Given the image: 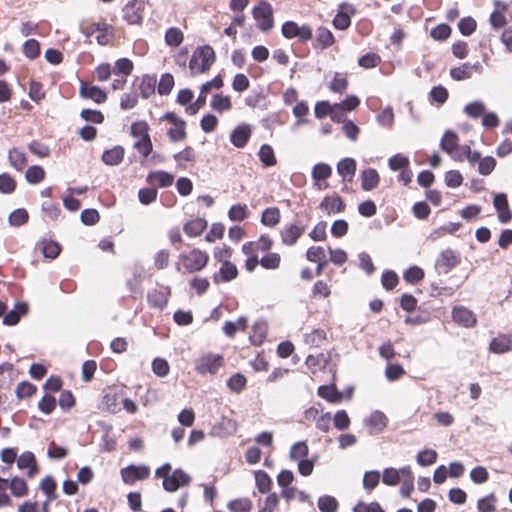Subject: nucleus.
<instances>
[{"label":"nucleus","instance_id":"5","mask_svg":"<svg viewBox=\"0 0 512 512\" xmlns=\"http://www.w3.org/2000/svg\"><path fill=\"white\" fill-rule=\"evenodd\" d=\"M281 33L288 40L297 39L301 43H306L313 38V29L310 24H298L295 21H285L281 26Z\"/></svg>","mask_w":512,"mask_h":512},{"label":"nucleus","instance_id":"51","mask_svg":"<svg viewBox=\"0 0 512 512\" xmlns=\"http://www.w3.org/2000/svg\"><path fill=\"white\" fill-rule=\"evenodd\" d=\"M174 77L170 73L162 74L157 85V91L161 96L169 95L174 87Z\"/></svg>","mask_w":512,"mask_h":512},{"label":"nucleus","instance_id":"47","mask_svg":"<svg viewBox=\"0 0 512 512\" xmlns=\"http://www.w3.org/2000/svg\"><path fill=\"white\" fill-rule=\"evenodd\" d=\"M133 69H134V64L130 59L120 58L115 63L113 73L116 76L120 75V76L127 77L132 73Z\"/></svg>","mask_w":512,"mask_h":512},{"label":"nucleus","instance_id":"54","mask_svg":"<svg viewBox=\"0 0 512 512\" xmlns=\"http://www.w3.org/2000/svg\"><path fill=\"white\" fill-rule=\"evenodd\" d=\"M9 161L11 166H13L17 170H22L26 165V156L24 152L19 149L13 148L9 151L8 154Z\"/></svg>","mask_w":512,"mask_h":512},{"label":"nucleus","instance_id":"57","mask_svg":"<svg viewBox=\"0 0 512 512\" xmlns=\"http://www.w3.org/2000/svg\"><path fill=\"white\" fill-rule=\"evenodd\" d=\"M402 478L401 469L397 470L395 468H386L383 471L382 481L384 484L388 486L397 485Z\"/></svg>","mask_w":512,"mask_h":512},{"label":"nucleus","instance_id":"22","mask_svg":"<svg viewBox=\"0 0 512 512\" xmlns=\"http://www.w3.org/2000/svg\"><path fill=\"white\" fill-rule=\"evenodd\" d=\"M493 205L498 213V219L501 223H508L512 219V212L506 194L499 193L494 196Z\"/></svg>","mask_w":512,"mask_h":512},{"label":"nucleus","instance_id":"53","mask_svg":"<svg viewBox=\"0 0 512 512\" xmlns=\"http://www.w3.org/2000/svg\"><path fill=\"white\" fill-rule=\"evenodd\" d=\"M486 111L485 104L481 101H474L464 107V113L470 118L482 117Z\"/></svg>","mask_w":512,"mask_h":512},{"label":"nucleus","instance_id":"63","mask_svg":"<svg viewBox=\"0 0 512 512\" xmlns=\"http://www.w3.org/2000/svg\"><path fill=\"white\" fill-rule=\"evenodd\" d=\"M189 286L192 290H194L198 295H202L206 293L210 287V283L207 278L195 276L189 282Z\"/></svg>","mask_w":512,"mask_h":512},{"label":"nucleus","instance_id":"52","mask_svg":"<svg viewBox=\"0 0 512 512\" xmlns=\"http://www.w3.org/2000/svg\"><path fill=\"white\" fill-rule=\"evenodd\" d=\"M211 107L220 113L230 110L232 107L230 96L215 94L211 101Z\"/></svg>","mask_w":512,"mask_h":512},{"label":"nucleus","instance_id":"55","mask_svg":"<svg viewBox=\"0 0 512 512\" xmlns=\"http://www.w3.org/2000/svg\"><path fill=\"white\" fill-rule=\"evenodd\" d=\"M8 486L12 492V494L16 497H23L28 492V487L26 482L19 477H14L10 483L8 482Z\"/></svg>","mask_w":512,"mask_h":512},{"label":"nucleus","instance_id":"18","mask_svg":"<svg viewBox=\"0 0 512 512\" xmlns=\"http://www.w3.org/2000/svg\"><path fill=\"white\" fill-rule=\"evenodd\" d=\"M239 275L237 266L232 261L221 263L218 272L212 276L215 284L227 283L236 279Z\"/></svg>","mask_w":512,"mask_h":512},{"label":"nucleus","instance_id":"37","mask_svg":"<svg viewBox=\"0 0 512 512\" xmlns=\"http://www.w3.org/2000/svg\"><path fill=\"white\" fill-rule=\"evenodd\" d=\"M459 145V137L458 135L450 130H447L440 142V147L443 151H445L448 154H452Z\"/></svg>","mask_w":512,"mask_h":512},{"label":"nucleus","instance_id":"38","mask_svg":"<svg viewBox=\"0 0 512 512\" xmlns=\"http://www.w3.org/2000/svg\"><path fill=\"white\" fill-rule=\"evenodd\" d=\"M124 153L125 151L122 146H115L103 153L102 161L107 165H118L122 162Z\"/></svg>","mask_w":512,"mask_h":512},{"label":"nucleus","instance_id":"29","mask_svg":"<svg viewBox=\"0 0 512 512\" xmlns=\"http://www.w3.org/2000/svg\"><path fill=\"white\" fill-rule=\"evenodd\" d=\"M173 159L179 168L185 169L188 163L196 161V151L192 146H186L173 155Z\"/></svg>","mask_w":512,"mask_h":512},{"label":"nucleus","instance_id":"13","mask_svg":"<svg viewBox=\"0 0 512 512\" xmlns=\"http://www.w3.org/2000/svg\"><path fill=\"white\" fill-rule=\"evenodd\" d=\"M306 226L299 223H290L280 230L281 241L286 246H293L298 239L305 233Z\"/></svg>","mask_w":512,"mask_h":512},{"label":"nucleus","instance_id":"20","mask_svg":"<svg viewBox=\"0 0 512 512\" xmlns=\"http://www.w3.org/2000/svg\"><path fill=\"white\" fill-rule=\"evenodd\" d=\"M388 419L383 412L374 411L364 420V424L371 435L381 433L387 426Z\"/></svg>","mask_w":512,"mask_h":512},{"label":"nucleus","instance_id":"17","mask_svg":"<svg viewBox=\"0 0 512 512\" xmlns=\"http://www.w3.org/2000/svg\"><path fill=\"white\" fill-rule=\"evenodd\" d=\"M332 175V168L327 163H318L312 169V179L314 185L318 190H325L329 188V184L326 182Z\"/></svg>","mask_w":512,"mask_h":512},{"label":"nucleus","instance_id":"32","mask_svg":"<svg viewBox=\"0 0 512 512\" xmlns=\"http://www.w3.org/2000/svg\"><path fill=\"white\" fill-rule=\"evenodd\" d=\"M281 212L278 207H268L261 215V223L266 226L273 228L280 223Z\"/></svg>","mask_w":512,"mask_h":512},{"label":"nucleus","instance_id":"24","mask_svg":"<svg viewBox=\"0 0 512 512\" xmlns=\"http://www.w3.org/2000/svg\"><path fill=\"white\" fill-rule=\"evenodd\" d=\"M341 7L346 8V11H338L332 20V24L338 30H346L351 25L350 15L356 13V8L349 4H343Z\"/></svg>","mask_w":512,"mask_h":512},{"label":"nucleus","instance_id":"12","mask_svg":"<svg viewBox=\"0 0 512 512\" xmlns=\"http://www.w3.org/2000/svg\"><path fill=\"white\" fill-rule=\"evenodd\" d=\"M144 18V5L142 2L133 0L123 8V19L129 25H141Z\"/></svg>","mask_w":512,"mask_h":512},{"label":"nucleus","instance_id":"56","mask_svg":"<svg viewBox=\"0 0 512 512\" xmlns=\"http://www.w3.org/2000/svg\"><path fill=\"white\" fill-rule=\"evenodd\" d=\"M28 219V212L23 208L14 210L8 217L9 224L14 227L24 225L28 221Z\"/></svg>","mask_w":512,"mask_h":512},{"label":"nucleus","instance_id":"27","mask_svg":"<svg viewBox=\"0 0 512 512\" xmlns=\"http://www.w3.org/2000/svg\"><path fill=\"white\" fill-rule=\"evenodd\" d=\"M361 187L364 191H371L379 185L380 176L376 169L367 168L361 172Z\"/></svg>","mask_w":512,"mask_h":512},{"label":"nucleus","instance_id":"31","mask_svg":"<svg viewBox=\"0 0 512 512\" xmlns=\"http://www.w3.org/2000/svg\"><path fill=\"white\" fill-rule=\"evenodd\" d=\"M168 292L154 289L147 295V301L150 307L162 310L168 303Z\"/></svg>","mask_w":512,"mask_h":512},{"label":"nucleus","instance_id":"28","mask_svg":"<svg viewBox=\"0 0 512 512\" xmlns=\"http://www.w3.org/2000/svg\"><path fill=\"white\" fill-rule=\"evenodd\" d=\"M17 466L21 470L28 468L27 476L30 478L34 477L38 471L35 456L30 451H26L19 456Z\"/></svg>","mask_w":512,"mask_h":512},{"label":"nucleus","instance_id":"3","mask_svg":"<svg viewBox=\"0 0 512 512\" xmlns=\"http://www.w3.org/2000/svg\"><path fill=\"white\" fill-rule=\"evenodd\" d=\"M149 131V124L144 120L135 121L130 127V135L136 138L133 148L144 160H146L153 151V143Z\"/></svg>","mask_w":512,"mask_h":512},{"label":"nucleus","instance_id":"23","mask_svg":"<svg viewBox=\"0 0 512 512\" xmlns=\"http://www.w3.org/2000/svg\"><path fill=\"white\" fill-rule=\"evenodd\" d=\"M319 207L327 214H336L343 212L346 209V204L339 195L335 194L324 197Z\"/></svg>","mask_w":512,"mask_h":512},{"label":"nucleus","instance_id":"8","mask_svg":"<svg viewBox=\"0 0 512 512\" xmlns=\"http://www.w3.org/2000/svg\"><path fill=\"white\" fill-rule=\"evenodd\" d=\"M461 262L460 254L448 248L439 253L435 261V269L438 274H447L456 268Z\"/></svg>","mask_w":512,"mask_h":512},{"label":"nucleus","instance_id":"59","mask_svg":"<svg viewBox=\"0 0 512 512\" xmlns=\"http://www.w3.org/2000/svg\"><path fill=\"white\" fill-rule=\"evenodd\" d=\"M309 447L305 441L295 443L290 449V459L298 460L305 459L308 456Z\"/></svg>","mask_w":512,"mask_h":512},{"label":"nucleus","instance_id":"49","mask_svg":"<svg viewBox=\"0 0 512 512\" xmlns=\"http://www.w3.org/2000/svg\"><path fill=\"white\" fill-rule=\"evenodd\" d=\"M281 256L276 252H268L260 259V265L267 270H276L280 267Z\"/></svg>","mask_w":512,"mask_h":512},{"label":"nucleus","instance_id":"44","mask_svg":"<svg viewBox=\"0 0 512 512\" xmlns=\"http://www.w3.org/2000/svg\"><path fill=\"white\" fill-rule=\"evenodd\" d=\"M44 257L49 259H55L61 251L60 245L52 240H43L38 244Z\"/></svg>","mask_w":512,"mask_h":512},{"label":"nucleus","instance_id":"61","mask_svg":"<svg viewBox=\"0 0 512 512\" xmlns=\"http://www.w3.org/2000/svg\"><path fill=\"white\" fill-rule=\"evenodd\" d=\"M317 504L321 512H336L338 508L337 500L329 495L320 497Z\"/></svg>","mask_w":512,"mask_h":512},{"label":"nucleus","instance_id":"34","mask_svg":"<svg viewBox=\"0 0 512 512\" xmlns=\"http://www.w3.org/2000/svg\"><path fill=\"white\" fill-rule=\"evenodd\" d=\"M327 340V333L324 329L317 328L304 335L305 344L311 347H320Z\"/></svg>","mask_w":512,"mask_h":512},{"label":"nucleus","instance_id":"11","mask_svg":"<svg viewBox=\"0 0 512 512\" xmlns=\"http://www.w3.org/2000/svg\"><path fill=\"white\" fill-rule=\"evenodd\" d=\"M223 86V79L220 75L214 77L211 81H207L201 87L199 96L194 104L187 108L189 114H195L206 103L207 94L212 88L220 89Z\"/></svg>","mask_w":512,"mask_h":512},{"label":"nucleus","instance_id":"2","mask_svg":"<svg viewBox=\"0 0 512 512\" xmlns=\"http://www.w3.org/2000/svg\"><path fill=\"white\" fill-rule=\"evenodd\" d=\"M216 61V54L210 45L198 46L189 60V70L192 76L208 73Z\"/></svg>","mask_w":512,"mask_h":512},{"label":"nucleus","instance_id":"16","mask_svg":"<svg viewBox=\"0 0 512 512\" xmlns=\"http://www.w3.org/2000/svg\"><path fill=\"white\" fill-rule=\"evenodd\" d=\"M134 84L137 85L140 96L143 99H148L155 94L157 77L156 75L144 74L137 77Z\"/></svg>","mask_w":512,"mask_h":512},{"label":"nucleus","instance_id":"39","mask_svg":"<svg viewBox=\"0 0 512 512\" xmlns=\"http://www.w3.org/2000/svg\"><path fill=\"white\" fill-rule=\"evenodd\" d=\"M477 65H471L470 63H463L459 67L452 68L450 75L454 80L462 81L472 77L473 70L476 69Z\"/></svg>","mask_w":512,"mask_h":512},{"label":"nucleus","instance_id":"62","mask_svg":"<svg viewBox=\"0 0 512 512\" xmlns=\"http://www.w3.org/2000/svg\"><path fill=\"white\" fill-rule=\"evenodd\" d=\"M448 96V90L441 85L433 87L429 93L430 101L436 102L439 105L445 103L446 100L448 99Z\"/></svg>","mask_w":512,"mask_h":512},{"label":"nucleus","instance_id":"35","mask_svg":"<svg viewBox=\"0 0 512 512\" xmlns=\"http://www.w3.org/2000/svg\"><path fill=\"white\" fill-rule=\"evenodd\" d=\"M401 474L402 485L400 492L403 497L408 498L414 489V475L409 467L401 468Z\"/></svg>","mask_w":512,"mask_h":512},{"label":"nucleus","instance_id":"50","mask_svg":"<svg viewBox=\"0 0 512 512\" xmlns=\"http://www.w3.org/2000/svg\"><path fill=\"white\" fill-rule=\"evenodd\" d=\"M497 497L491 493L482 497L477 502L478 512H496Z\"/></svg>","mask_w":512,"mask_h":512},{"label":"nucleus","instance_id":"15","mask_svg":"<svg viewBox=\"0 0 512 512\" xmlns=\"http://www.w3.org/2000/svg\"><path fill=\"white\" fill-rule=\"evenodd\" d=\"M357 163L353 158H344L337 164V172L344 183L343 191H347V184L352 183L356 173Z\"/></svg>","mask_w":512,"mask_h":512},{"label":"nucleus","instance_id":"1","mask_svg":"<svg viewBox=\"0 0 512 512\" xmlns=\"http://www.w3.org/2000/svg\"><path fill=\"white\" fill-rule=\"evenodd\" d=\"M210 261V255L206 250L193 247L181 252L175 263V269L180 274H194L204 270Z\"/></svg>","mask_w":512,"mask_h":512},{"label":"nucleus","instance_id":"21","mask_svg":"<svg viewBox=\"0 0 512 512\" xmlns=\"http://www.w3.org/2000/svg\"><path fill=\"white\" fill-rule=\"evenodd\" d=\"M146 182L154 188H166L173 184L174 176L166 171H151L146 177Z\"/></svg>","mask_w":512,"mask_h":512},{"label":"nucleus","instance_id":"30","mask_svg":"<svg viewBox=\"0 0 512 512\" xmlns=\"http://www.w3.org/2000/svg\"><path fill=\"white\" fill-rule=\"evenodd\" d=\"M317 394L330 403H340L343 395L334 384L321 385L318 387Z\"/></svg>","mask_w":512,"mask_h":512},{"label":"nucleus","instance_id":"45","mask_svg":"<svg viewBox=\"0 0 512 512\" xmlns=\"http://www.w3.org/2000/svg\"><path fill=\"white\" fill-rule=\"evenodd\" d=\"M348 88V78L345 74L336 72L329 84L330 91L343 94Z\"/></svg>","mask_w":512,"mask_h":512},{"label":"nucleus","instance_id":"33","mask_svg":"<svg viewBox=\"0 0 512 512\" xmlns=\"http://www.w3.org/2000/svg\"><path fill=\"white\" fill-rule=\"evenodd\" d=\"M27 304L26 303H17L11 311L6 313L3 318V323L8 326L15 325L19 322L21 316L26 314L27 312Z\"/></svg>","mask_w":512,"mask_h":512},{"label":"nucleus","instance_id":"10","mask_svg":"<svg viewBox=\"0 0 512 512\" xmlns=\"http://www.w3.org/2000/svg\"><path fill=\"white\" fill-rule=\"evenodd\" d=\"M120 474L125 484L133 485L137 481L146 480L150 476V468L146 465L131 464L122 468Z\"/></svg>","mask_w":512,"mask_h":512},{"label":"nucleus","instance_id":"58","mask_svg":"<svg viewBox=\"0 0 512 512\" xmlns=\"http://www.w3.org/2000/svg\"><path fill=\"white\" fill-rule=\"evenodd\" d=\"M247 384V379L243 374L236 373L233 374L227 382L229 389L233 392L239 393L241 392Z\"/></svg>","mask_w":512,"mask_h":512},{"label":"nucleus","instance_id":"64","mask_svg":"<svg viewBox=\"0 0 512 512\" xmlns=\"http://www.w3.org/2000/svg\"><path fill=\"white\" fill-rule=\"evenodd\" d=\"M353 512H385L378 502L365 503L359 501L353 508Z\"/></svg>","mask_w":512,"mask_h":512},{"label":"nucleus","instance_id":"19","mask_svg":"<svg viewBox=\"0 0 512 512\" xmlns=\"http://www.w3.org/2000/svg\"><path fill=\"white\" fill-rule=\"evenodd\" d=\"M252 135V128L249 124L237 125L230 134V141L236 148H243L247 145Z\"/></svg>","mask_w":512,"mask_h":512},{"label":"nucleus","instance_id":"4","mask_svg":"<svg viewBox=\"0 0 512 512\" xmlns=\"http://www.w3.org/2000/svg\"><path fill=\"white\" fill-rule=\"evenodd\" d=\"M171 465L165 463L155 471L156 478L163 479V488L167 492H175L180 487L187 486L191 477L182 469H176L171 473Z\"/></svg>","mask_w":512,"mask_h":512},{"label":"nucleus","instance_id":"14","mask_svg":"<svg viewBox=\"0 0 512 512\" xmlns=\"http://www.w3.org/2000/svg\"><path fill=\"white\" fill-rule=\"evenodd\" d=\"M452 319L456 324L465 328H473L477 324L475 313L461 305L452 309Z\"/></svg>","mask_w":512,"mask_h":512},{"label":"nucleus","instance_id":"42","mask_svg":"<svg viewBox=\"0 0 512 512\" xmlns=\"http://www.w3.org/2000/svg\"><path fill=\"white\" fill-rule=\"evenodd\" d=\"M258 156L261 163L266 167H272L277 164V158L275 156L274 150L269 144L261 145Z\"/></svg>","mask_w":512,"mask_h":512},{"label":"nucleus","instance_id":"41","mask_svg":"<svg viewBox=\"0 0 512 512\" xmlns=\"http://www.w3.org/2000/svg\"><path fill=\"white\" fill-rule=\"evenodd\" d=\"M165 43L169 47H179L184 41V33L180 28L170 27L165 32Z\"/></svg>","mask_w":512,"mask_h":512},{"label":"nucleus","instance_id":"25","mask_svg":"<svg viewBox=\"0 0 512 512\" xmlns=\"http://www.w3.org/2000/svg\"><path fill=\"white\" fill-rule=\"evenodd\" d=\"M334 43V35L327 27L320 26L317 28L315 42L313 43V47L315 49L325 50L331 47Z\"/></svg>","mask_w":512,"mask_h":512},{"label":"nucleus","instance_id":"6","mask_svg":"<svg viewBox=\"0 0 512 512\" xmlns=\"http://www.w3.org/2000/svg\"><path fill=\"white\" fill-rule=\"evenodd\" d=\"M162 120L168 121L172 126L167 130V136L173 143L182 142L187 138L186 121L174 112L166 113Z\"/></svg>","mask_w":512,"mask_h":512},{"label":"nucleus","instance_id":"9","mask_svg":"<svg viewBox=\"0 0 512 512\" xmlns=\"http://www.w3.org/2000/svg\"><path fill=\"white\" fill-rule=\"evenodd\" d=\"M224 366V358L219 354H203L196 361L195 370L199 374H216Z\"/></svg>","mask_w":512,"mask_h":512},{"label":"nucleus","instance_id":"43","mask_svg":"<svg viewBox=\"0 0 512 512\" xmlns=\"http://www.w3.org/2000/svg\"><path fill=\"white\" fill-rule=\"evenodd\" d=\"M227 508L230 512H250L253 502L247 497L236 498L228 502Z\"/></svg>","mask_w":512,"mask_h":512},{"label":"nucleus","instance_id":"36","mask_svg":"<svg viewBox=\"0 0 512 512\" xmlns=\"http://www.w3.org/2000/svg\"><path fill=\"white\" fill-rule=\"evenodd\" d=\"M115 37V29L111 24L98 22V44L108 45Z\"/></svg>","mask_w":512,"mask_h":512},{"label":"nucleus","instance_id":"48","mask_svg":"<svg viewBox=\"0 0 512 512\" xmlns=\"http://www.w3.org/2000/svg\"><path fill=\"white\" fill-rule=\"evenodd\" d=\"M425 272L419 266H411L404 273L403 278L407 283L417 284L424 279Z\"/></svg>","mask_w":512,"mask_h":512},{"label":"nucleus","instance_id":"26","mask_svg":"<svg viewBox=\"0 0 512 512\" xmlns=\"http://www.w3.org/2000/svg\"><path fill=\"white\" fill-rule=\"evenodd\" d=\"M208 223L204 218L197 217L189 220L183 225V231L189 237L200 236L207 228Z\"/></svg>","mask_w":512,"mask_h":512},{"label":"nucleus","instance_id":"46","mask_svg":"<svg viewBox=\"0 0 512 512\" xmlns=\"http://www.w3.org/2000/svg\"><path fill=\"white\" fill-rule=\"evenodd\" d=\"M254 475L258 491L262 494L268 493L272 486L271 477L263 470L256 471Z\"/></svg>","mask_w":512,"mask_h":512},{"label":"nucleus","instance_id":"40","mask_svg":"<svg viewBox=\"0 0 512 512\" xmlns=\"http://www.w3.org/2000/svg\"><path fill=\"white\" fill-rule=\"evenodd\" d=\"M489 349L491 352L497 354L506 353L512 349V343L507 336L501 335L492 339Z\"/></svg>","mask_w":512,"mask_h":512},{"label":"nucleus","instance_id":"60","mask_svg":"<svg viewBox=\"0 0 512 512\" xmlns=\"http://www.w3.org/2000/svg\"><path fill=\"white\" fill-rule=\"evenodd\" d=\"M333 110H337L334 105H331L328 101L323 100L319 101L315 104L314 107V114L315 117L318 119H323L326 116H330L332 114Z\"/></svg>","mask_w":512,"mask_h":512},{"label":"nucleus","instance_id":"7","mask_svg":"<svg viewBox=\"0 0 512 512\" xmlns=\"http://www.w3.org/2000/svg\"><path fill=\"white\" fill-rule=\"evenodd\" d=\"M252 14L261 31L267 32L274 27L273 8L269 2L261 1L253 8Z\"/></svg>","mask_w":512,"mask_h":512}]
</instances>
